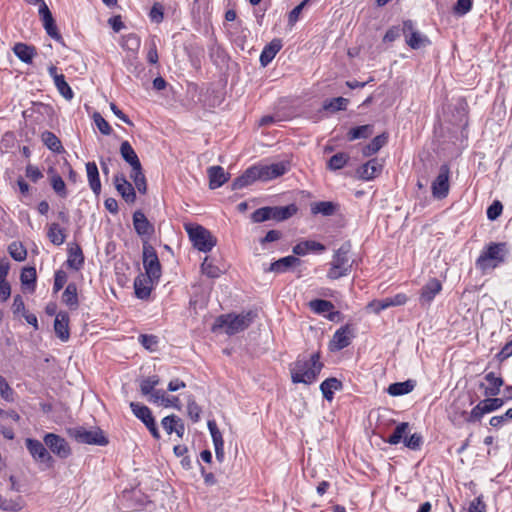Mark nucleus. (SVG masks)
Instances as JSON below:
<instances>
[{
	"mask_svg": "<svg viewBox=\"0 0 512 512\" xmlns=\"http://www.w3.org/2000/svg\"><path fill=\"white\" fill-rule=\"evenodd\" d=\"M348 99L343 97H336L332 99H328L324 102L323 108L324 110L337 112L341 110H345L348 105Z\"/></svg>",
	"mask_w": 512,
	"mask_h": 512,
	"instance_id": "nucleus-42",
	"label": "nucleus"
},
{
	"mask_svg": "<svg viewBox=\"0 0 512 512\" xmlns=\"http://www.w3.org/2000/svg\"><path fill=\"white\" fill-rule=\"evenodd\" d=\"M93 120L99 131L104 135H109L112 132L109 123L101 116L100 113L95 112L93 114Z\"/></svg>",
	"mask_w": 512,
	"mask_h": 512,
	"instance_id": "nucleus-56",
	"label": "nucleus"
},
{
	"mask_svg": "<svg viewBox=\"0 0 512 512\" xmlns=\"http://www.w3.org/2000/svg\"><path fill=\"white\" fill-rule=\"evenodd\" d=\"M68 434L78 443L99 446H105L108 444V439L99 428L88 430L82 426H77L68 429Z\"/></svg>",
	"mask_w": 512,
	"mask_h": 512,
	"instance_id": "nucleus-6",
	"label": "nucleus"
},
{
	"mask_svg": "<svg viewBox=\"0 0 512 512\" xmlns=\"http://www.w3.org/2000/svg\"><path fill=\"white\" fill-rule=\"evenodd\" d=\"M468 512H486V504L482 496L476 497L469 503Z\"/></svg>",
	"mask_w": 512,
	"mask_h": 512,
	"instance_id": "nucleus-64",
	"label": "nucleus"
},
{
	"mask_svg": "<svg viewBox=\"0 0 512 512\" xmlns=\"http://www.w3.org/2000/svg\"><path fill=\"white\" fill-rule=\"evenodd\" d=\"M14 54L26 64H31L33 58L37 55L36 48L25 43H16L13 47Z\"/></svg>",
	"mask_w": 512,
	"mask_h": 512,
	"instance_id": "nucleus-27",
	"label": "nucleus"
},
{
	"mask_svg": "<svg viewBox=\"0 0 512 512\" xmlns=\"http://www.w3.org/2000/svg\"><path fill=\"white\" fill-rule=\"evenodd\" d=\"M43 440L51 452L59 458L65 459L71 455V448L63 437L54 433H47Z\"/></svg>",
	"mask_w": 512,
	"mask_h": 512,
	"instance_id": "nucleus-11",
	"label": "nucleus"
},
{
	"mask_svg": "<svg viewBox=\"0 0 512 512\" xmlns=\"http://www.w3.org/2000/svg\"><path fill=\"white\" fill-rule=\"evenodd\" d=\"M298 211V207L295 204H289L287 206H274L271 207V218L275 221H284L291 218Z\"/></svg>",
	"mask_w": 512,
	"mask_h": 512,
	"instance_id": "nucleus-28",
	"label": "nucleus"
},
{
	"mask_svg": "<svg viewBox=\"0 0 512 512\" xmlns=\"http://www.w3.org/2000/svg\"><path fill=\"white\" fill-rule=\"evenodd\" d=\"M387 140L388 135L386 133L376 136L369 144L363 147V155L369 157L377 153L387 143Z\"/></svg>",
	"mask_w": 512,
	"mask_h": 512,
	"instance_id": "nucleus-35",
	"label": "nucleus"
},
{
	"mask_svg": "<svg viewBox=\"0 0 512 512\" xmlns=\"http://www.w3.org/2000/svg\"><path fill=\"white\" fill-rule=\"evenodd\" d=\"M270 211H271L270 206L261 207L252 213L251 219L254 223H262V222L271 220L272 218H271Z\"/></svg>",
	"mask_w": 512,
	"mask_h": 512,
	"instance_id": "nucleus-51",
	"label": "nucleus"
},
{
	"mask_svg": "<svg viewBox=\"0 0 512 512\" xmlns=\"http://www.w3.org/2000/svg\"><path fill=\"white\" fill-rule=\"evenodd\" d=\"M159 383L160 379L156 375L144 378L140 382V391L143 395L148 396Z\"/></svg>",
	"mask_w": 512,
	"mask_h": 512,
	"instance_id": "nucleus-47",
	"label": "nucleus"
},
{
	"mask_svg": "<svg viewBox=\"0 0 512 512\" xmlns=\"http://www.w3.org/2000/svg\"><path fill=\"white\" fill-rule=\"evenodd\" d=\"M130 408H131L133 414L135 415V417H137L142 422H145L146 419L153 416L151 410L143 404L131 402Z\"/></svg>",
	"mask_w": 512,
	"mask_h": 512,
	"instance_id": "nucleus-46",
	"label": "nucleus"
},
{
	"mask_svg": "<svg viewBox=\"0 0 512 512\" xmlns=\"http://www.w3.org/2000/svg\"><path fill=\"white\" fill-rule=\"evenodd\" d=\"M130 177L133 180L137 190L142 194L146 193V190H147L146 178L142 172L141 165L139 167L132 168Z\"/></svg>",
	"mask_w": 512,
	"mask_h": 512,
	"instance_id": "nucleus-41",
	"label": "nucleus"
},
{
	"mask_svg": "<svg viewBox=\"0 0 512 512\" xmlns=\"http://www.w3.org/2000/svg\"><path fill=\"white\" fill-rule=\"evenodd\" d=\"M341 388V381L334 377L324 380L320 385V390L323 394V397L327 401H332L334 398V392L340 390Z\"/></svg>",
	"mask_w": 512,
	"mask_h": 512,
	"instance_id": "nucleus-31",
	"label": "nucleus"
},
{
	"mask_svg": "<svg viewBox=\"0 0 512 512\" xmlns=\"http://www.w3.org/2000/svg\"><path fill=\"white\" fill-rule=\"evenodd\" d=\"M115 188L127 203H133L136 199L134 187L128 182L123 174L114 177Z\"/></svg>",
	"mask_w": 512,
	"mask_h": 512,
	"instance_id": "nucleus-18",
	"label": "nucleus"
},
{
	"mask_svg": "<svg viewBox=\"0 0 512 512\" xmlns=\"http://www.w3.org/2000/svg\"><path fill=\"white\" fill-rule=\"evenodd\" d=\"M63 302L71 309L78 307L77 286L74 283H69L62 295Z\"/></svg>",
	"mask_w": 512,
	"mask_h": 512,
	"instance_id": "nucleus-38",
	"label": "nucleus"
},
{
	"mask_svg": "<svg viewBox=\"0 0 512 512\" xmlns=\"http://www.w3.org/2000/svg\"><path fill=\"white\" fill-rule=\"evenodd\" d=\"M158 283L157 280H150L146 275L140 274L134 280L135 295L139 299H147L152 290V286Z\"/></svg>",
	"mask_w": 512,
	"mask_h": 512,
	"instance_id": "nucleus-20",
	"label": "nucleus"
},
{
	"mask_svg": "<svg viewBox=\"0 0 512 512\" xmlns=\"http://www.w3.org/2000/svg\"><path fill=\"white\" fill-rule=\"evenodd\" d=\"M8 252L14 260L19 262L24 261L27 256L25 247L18 241H14L8 246Z\"/></svg>",
	"mask_w": 512,
	"mask_h": 512,
	"instance_id": "nucleus-43",
	"label": "nucleus"
},
{
	"mask_svg": "<svg viewBox=\"0 0 512 512\" xmlns=\"http://www.w3.org/2000/svg\"><path fill=\"white\" fill-rule=\"evenodd\" d=\"M415 386L416 382L409 379L404 382H396L389 385L387 391L391 396H401L412 392Z\"/></svg>",
	"mask_w": 512,
	"mask_h": 512,
	"instance_id": "nucleus-32",
	"label": "nucleus"
},
{
	"mask_svg": "<svg viewBox=\"0 0 512 512\" xmlns=\"http://www.w3.org/2000/svg\"><path fill=\"white\" fill-rule=\"evenodd\" d=\"M326 250V247L314 240H305L296 244L292 251L297 256H305L309 252L322 253Z\"/></svg>",
	"mask_w": 512,
	"mask_h": 512,
	"instance_id": "nucleus-23",
	"label": "nucleus"
},
{
	"mask_svg": "<svg viewBox=\"0 0 512 512\" xmlns=\"http://www.w3.org/2000/svg\"><path fill=\"white\" fill-rule=\"evenodd\" d=\"M509 419H512V408L508 409L503 415L493 416L489 423L492 427L499 428Z\"/></svg>",
	"mask_w": 512,
	"mask_h": 512,
	"instance_id": "nucleus-63",
	"label": "nucleus"
},
{
	"mask_svg": "<svg viewBox=\"0 0 512 512\" xmlns=\"http://www.w3.org/2000/svg\"><path fill=\"white\" fill-rule=\"evenodd\" d=\"M482 404L484 406V411H486V413H490L501 408L504 405V400L501 398H496L495 396L487 397L486 399L482 400Z\"/></svg>",
	"mask_w": 512,
	"mask_h": 512,
	"instance_id": "nucleus-54",
	"label": "nucleus"
},
{
	"mask_svg": "<svg viewBox=\"0 0 512 512\" xmlns=\"http://www.w3.org/2000/svg\"><path fill=\"white\" fill-rule=\"evenodd\" d=\"M486 413L484 411V406L482 401H480L470 412V414L466 417L467 422H476L479 421Z\"/></svg>",
	"mask_w": 512,
	"mask_h": 512,
	"instance_id": "nucleus-62",
	"label": "nucleus"
},
{
	"mask_svg": "<svg viewBox=\"0 0 512 512\" xmlns=\"http://www.w3.org/2000/svg\"><path fill=\"white\" fill-rule=\"evenodd\" d=\"M20 279L23 285H32L34 287L36 282V269L34 267L23 268Z\"/></svg>",
	"mask_w": 512,
	"mask_h": 512,
	"instance_id": "nucleus-53",
	"label": "nucleus"
},
{
	"mask_svg": "<svg viewBox=\"0 0 512 512\" xmlns=\"http://www.w3.org/2000/svg\"><path fill=\"white\" fill-rule=\"evenodd\" d=\"M133 225L136 233L143 241L146 240L148 242L154 234V226L141 211H136L133 214Z\"/></svg>",
	"mask_w": 512,
	"mask_h": 512,
	"instance_id": "nucleus-13",
	"label": "nucleus"
},
{
	"mask_svg": "<svg viewBox=\"0 0 512 512\" xmlns=\"http://www.w3.org/2000/svg\"><path fill=\"white\" fill-rule=\"evenodd\" d=\"M282 48V41L280 39H273L267 44L260 54V63L263 67H266L276 56V54Z\"/></svg>",
	"mask_w": 512,
	"mask_h": 512,
	"instance_id": "nucleus-25",
	"label": "nucleus"
},
{
	"mask_svg": "<svg viewBox=\"0 0 512 512\" xmlns=\"http://www.w3.org/2000/svg\"><path fill=\"white\" fill-rule=\"evenodd\" d=\"M485 383H480L479 387L484 389V395L486 397H494L500 393V389L504 384V380L500 376H496L494 372H489L484 376Z\"/></svg>",
	"mask_w": 512,
	"mask_h": 512,
	"instance_id": "nucleus-16",
	"label": "nucleus"
},
{
	"mask_svg": "<svg viewBox=\"0 0 512 512\" xmlns=\"http://www.w3.org/2000/svg\"><path fill=\"white\" fill-rule=\"evenodd\" d=\"M308 306L315 314L324 315L330 321H335L340 316V312L334 310V304L328 300L314 299Z\"/></svg>",
	"mask_w": 512,
	"mask_h": 512,
	"instance_id": "nucleus-14",
	"label": "nucleus"
},
{
	"mask_svg": "<svg viewBox=\"0 0 512 512\" xmlns=\"http://www.w3.org/2000/svg\"><path fill=\"white\" fill-rule=\"evenodd\" d=\"M120 154L122 158L131 165L132 168L139 167L141 165L135 150L128 141H123L121 143Z\"/></svg>",
	"mask_w": 512,
	"mask_h": 512,
	"instance_id": "nucleus-33",
	"label": "nucleus"
},
{
	"mask_svg": "<svg viewBox=\"0 0 512 512\" xmlns=\"http://www.w3.org/2000/svg\"><path fill=\"white\" fill-rule=\"evenodd\" d=\"M87 179L91 190L95 195L101 192V182L99 178L98 167L95 162H88L86 164Z\"/></svg>",
	"mask_w": 512,
	"mask_h": 512,
	"instance_id": "nucleus-29",
	"label": "nucleus"
},
{
	"mask_svg": "<svg viewBox=\"0 0 512 512\" xmlns=\"http://www.w3.org/2000/svg\"><path fill=\"white\" fill-rule=\"evenodd\" d=\"M323 368L319 353H313L309 359H297L290 367L291 380L294 384L314 383Z\"/></svg>",
	"mask_w": 512,
	"mask_h": 512,
	"instance_id": "nucleus-2",
	"label": "nucleus"
},
{
	"mask_svg": "<svg viewBox=\"0 0 512 512\" xmlns=\"http://www.w3.org/2000/svg\"><path fill=\"white\" fill-rule=\"evenodd\" d=\"M54 84L58 90V92L66 99L71 100L74 97V93L69 86V84L65 80V76L61 75L60 77H56Z\"/></svg>",
	"mask_w": 512,
	"mask_h": 512,
	"instance_id": "nucleus-44",
	"label": "nucleus"
},
{
	"mask_svg": "<svg viewBox=\"0 0 512 512\" xmlns=\"http://www.w3.org/2000/svg\"><path fill=\"white\" fill-rule=\"evenodd\" d=\"M382 164L377 158L370 159L357 170L362 180L369 181L377 177L382 171Z\"/></svg>",
	"mask_w": 512,
	"mask_h": 512,
	"instance_id": "nucleus-19",
	"label": "nucleus"
},
{
	"mask_svg": "<svg viewBox=\"0 0 512 512\" xmlns=\"http://www.w3.org/2000/svg\"><path fill=\"white\" fill-rule=\"evenodd\" d=\"M310 0H303L300 4H298L295 8H293L288 14V25L292 28L296 22L299 20L300 14L305 8V6L309 3Z\"/></svg>",
	"mask_w": 512,
	"mask_h": 512,
	"instance_id": "nucleus-55",
	"label": "nucleus"
},
{
	"mask_svg": "<svg viewBox=\"0 0 512 512\" xmlns=\"http://www.w3.org/2000/svg\"><path fill=\"white\" fill-rule=\"evenodd\" d=\"M209 187L217 189L221 187L228 180V174L221 166H211L208 168Z\"/></svg>",
	"mask_w": 512,
	"mask_h": 512,
	"instance_id": "nucleus-26",
	"label": "nucleus"
},
{
	"mask_svg": "<svg viewBox=\"0 0 512 512\" xmlns=\"http://www.w3.org/2000/svg\"><path fill=\"white\" fill-rule=\"evenodd\" d=\"M354 337V329L351 325L346 324L340 327L333 335L330 342V348L332 351H340L351 344Z\"/></svg>",
	"mask_w": 512,
	"mask_h": 512,
	"instance_id": "nucleus-12",
	"label": "nucleus"
},
{
	"mask_svg": "<svg viewBox=\"0 0 512 512\" xmlns=\"http://www.w3.org/2000/svg\"><path fill=\"white\" fill-rule=\"evenodd\" d=\"M42 141L53 152L61 153L63 151V146L59 138L50 131H45L42 133Z\"/></svg>",
	"mask_w": 512,
	"mask_h": 512,
	"instance_id": "nucleus-40",
	"label": "nucleus"
},
{
	"mask_svg": "<svg viewBox=\"0 0 512 512\" xmlns=\"http://www.w3.org/2000/svg\"><path fill=\"white\" fill-rule=\"evenodd\" d=\"M408 429L409 423L401 422L396 426L393 433L387 438L386 442L390 445H397L401 442L405 445V441H408Z\"/></svg>",
	"mask_w": 512,
	"mask_h": 512,
	"instance_id": "nucleus-30",
	"label": "nucleus"
},
{
	"mask_svg": "<svg viewBox=\"0 0 512 512\" xmlns=\"http://www.w3.org/2000/svg\"><path fill=\"white\" fill-rule=\"evenodd\" d=\"M423 445V437L419 433H413L409 436L408 441H405V447L417 451Z\"/></svg>",
	"mask_w": 512,
	"mask_h": 512,
	"instance_id": "nucleus-59",
	"label": "nucleus"
},
{
	"mask_svg": "<svg viewBox=\"0 0 512 512\" xmlns=\"http://www.w3.org/2000/svg\"><path fill=\"white\" fill-rule=\"evenodd\" d=\"M51 186L60 197H67L66 184L60 175L55 174L51 177Z\"/></svg>",
	"mask_w": 512,
	"mask_h": 512,
	"instance_id": "nucleus-49",
	"label": "nucleus"
},
{
	"mask_svg": "<svg viewBox=\"0 0 512 512\" xmlns=\"http://www.w3.org/2000/svg\"><path fill=\"white\" fill-rule=\"evenodd\" d=\"M262 181H269L284 175L289 170L287 162H277L270 165L260 166Z\"/></svg>",
	"mask_w": 512,
	"mask_h": 512,
	"instance_id": "nucleus-21",
	"label": "nucleus"
},
{
	"mask_svg": "<svg viewBox=\"0 0 512 512\" xmlns=\"http://www.w3.org/2000/svg\"><path fill=\"white\" fill-rule=\"evenodd\" d=\"M47 236L51 243L56 246L62 245L66 240L65 229L61 228L58 223H51L49 225Z\"/></svg>",
	"mask_w": 512,
	"mask_h": 512,
	"instance_id": "nucleus-37",
	"label": "nucleus"
},
{
	"mask_svg": "<svg viewBox=\"0 0 512 512\" xmlns=\"http://www.w3.org/2000/svg\"><path fill=\"white\" fill-rule=\"evenodd\" d=\"M472 9V0H457L453 11L456 15L463 16Z\"/></svg>",
	"mask_w": 512,
	"mask_h": 512,
	"instance_id": "nucleus-58",
	"label": "nucleus"
},
{
	"mask_svg": "<svg viewBox=\"0 0 512 512\" xmlns=\"http://www.w3.org/2000/svg\"><path fill=\"white\" fill-rule=\"evenodd\" d=\"M25 444L27 450L36 461L50 462L52 460V456L39 440L28 438Z\"/></svg>",
	"mask_w": 512,
	"mask_h": 512,
	"instance_id": "nucleus-17",
	"label": "nucleus"
},
{
	"mask_svg": "<svg viewBox=\"0 0 512 512\" xmlns=\"http://www.w3.org/2000/svg\"><path fill=\"white\" fill-rule=\"evenodd\" d=\"M185 229L193 246L201 252L211 251L217 243L216 238L203 226L189 224Z\"/></svg>",
	"mask_w": 512,
	"mask_h": 512,
	"instance_id": "nucleus-5",
	"label": "nucleus"
},
{
	"mask_svg": "<svg viewBox=\"0 0 512 512\" xmlns=\"http://www.w3.org/2000/svg\"><path fill=\"white\" fill-rule=\"evenodd\" d=\"M178 420L179 417L174 414L166 416L162 419L161 424L167 434L170 435L174 432V429H176L175 425H177Z\"/></svg>",
	"mask_w": 512,
	"mask_h": 512,
	"instance_id": "nucleus-61",
	"label": "nucleus"
},
{
	"mask_svg": "<svg viewBox=\"0 0 512 512\" xmlns=\"http://www.w3.org/2000/svg\"><path fill=\"white\" fill-rule=\"evenodd\" d=\"M402 34L405 37L406 44L412 49H420L430 45L428 37L420 33L412 20H405L402 25Z\"/></svg>",
	"mask_w": 512,
	"mask_h": 512,
	"instance_id": "nucleus-8",
	"label": "nucleus"
},
{
	"mask_svg": "<svg viewBox=\"0 0 512 512\" xmlns=\"http://www.w3.org/2000/svg\"><path fill=\"white\" fill-rule=\"evenodd\" d=\"M69 316L65 312H59L54 320V330L57 337L65 342L69 339Z\"/></svg>",
	"mask_w": 512,
	"mask_h": 512,
	"instance_id": "nucleus-24",
	"label": "nucleus"
},
{
	"mask_svg": "<svg viewBox=\"0 0 512 512\" xmlns=\"http://www.w3.org/2000/svg\"><path fill=\"white\" fill-rule=\"evenodd\" d=\"M408 301V296L404 293H398L392 297H387L384 299H375L368 303L367 310L374 314H379L383 310H386L390 307L402 306L405 305Z\"/></svg>",
	"mask_w": 512,
	"mask_h": 512,
	"instance_id": "nucleus-10",
	"label": "nucleus"
},
{
	"mask_svg": "<svg viewBox=\"0 0 512 512\" xmlns=\"http://www.w3.org/2000/svg\"><path fill=\"white\" fill-rule=\"evenodd\" d=\"M301 260L293 255L286 256L283 258H280L274 262H272L266 271L268 272H274V273H285L288 270H290L292 267L300 265Z\"/></svg>",
	"mask_w": 512,
	"mask_h": 512,
	"instance_id": "nucleus-22",
	"label": "nucleus"
},
{
	"mask_svg": "<svg viewBox=\"0 0 512 512\" xmlns=\"http://www.w3.org/2000/svg\"><path fill=\"white\" fill-rule=\"evenodd\" d=\"M442 290L440 281L436 278L430 279L421 289L419 302L421 306H430L437 294Z\"/></svg>",
	"mask_w": 512,
	"mask_h": 512,
	"instance_id": "nucleus-15",
	"label": "nucleus"
},
{
	"mask_svg": "<svg viewBox=\"0 0 512 512\" xmlns=\"http://www.w3.org/2000/svg\"><path fill=\"white\" fill-rule=\"evenodd\" d=\"M350 248V244L345 243L335 251L330 263L331 267L327 273L329 279L336 280L350 273L352 267L349 256Z\"/></svg>",
	"mask_w": 512,
	"mask_h": 512,
	"instance_id": "nucleus-4",
	"label": "nucleus"
},
{
	"mask_svg": "<svg viewBox=\"0 0 512 512\" xmlns=\"http://www.w3.org/2000/svg\"><path fill=\"white\" fill-rule=\"evenodd\" d=\"M373 133V126L372 125H362L358 127H354L349 130L347 133V139L349 141H354L356 139H366L369 136H371Z\"/></svg>",
	"mask_w": 512,
	"mask_h": 512,
	"instance_id": "nucleus-39",
	"label": "nucleus"
},
{
	"mask_svg": "<svg viewBox=\"0 0 512 512\" xmlns=\"http://www.w3.org/2000/svg\"><path fill=\"white\" fill-rule=\"evenodd\" d=\"M202 273L210 278H217L221 274V270L215 266L208 257H206L201 265Z\"/></svg>",
	"mask_w": 512,
	"mask_h": 512,
	"instance_id": "nucleus-52",
	"label": "nucleus"
},
{
	"mask_svg": "<svg viewBox=\"0 0 512 512\" xmlns=\"http://www.w3.org/2000/svg\"><path fill=\"white\" fill-rule=\"evenodd\" d=\"M207 426H208L209 432L211 434L214 447L224 446V440H223L220 430L217 427L216 422L214 420H209L207 423Z\"/></svg>",
	"mask_w": 512,
	"mask_h": 512,
	"instance_id": "nucleus-50",
	"label": "nucleus"
},
{
	"mask_svg": "<svg viewBox=\"0 0 512 512\" xmlns=\"http://www.w3.org/2000/svg\"><path fill=\"white\" fill-rule=\"evenodd\" d=\"M0 395L6 401H13V389L3 376H0Z\"/></svg>",
	"mask_w": 512,
	"mask_h": 512,
	"instance_id": "nucleus-60",
	"label": "nucleus"
},
{
	"mask_svg": "<svg viewBox=\"0 0 512 512\" xmlns=\"http://www.w3.org/2000/svg\"><path fill=\"white\" fill-rule=\"evenodd\" d=\"M349 155L343 152L336 153L328 161V168L336 171L342 169L348 162Z\"/></svg>",
	"mask_w": 512,
	"mask_h": 512,
	"instance_id": "nucleus-45",
	"label": "nucleus"
},
{
	"mask_svg": "<svg viewBox=\"0 0 512 512\" xmlns=\"http://www.w3.org/2000/svg\"><path fill=\"white\" fill-rule=\"evenodd\" d=\"M143 266L145 269V275L150 280L159 281L162 274L161 264L156 250L146 240H144L143 244Z\"/></svg>",
	"mask_w": 512,
	"mask_h": 512,
	"instance_id": "nucleus-7",
	"label": "nucleus"
},
{
	"mask_svg": "<svg viewBox=\"0 0 512 512\" xmlns=\"http://www.w3.org/2000/svg\"><path fill=\"white\" fill-rule=\"evenodd\" d=\"M509 255L510 248L506 242H490L481 250L475 266L485 275L505 263Z\"/></svg>",
	"mask_w": 512,
	"mask_h": 512,
	"instance_id": "nucleus-1",
	"label": "nucleus"
},
{
	"mask_svg": "<svg viewBox=\"0 0 512 512\" xmlns=\"http://www.w3.org/2000/svg\"><path fill=\"white\" fill-rule=\"evenodd\" d=\"M187 412L190 419L193 422H198L200 419V414L202 412L201 407L196 403L193 396H189L187 400Z\"/></svg>",
	"mask_w": 512,
	"mask_h": 512,
	"instance_id": "nucleus-48",
	"label": "nucleus"
},
{
	"mask_svg": "<svg viewBox=\"0 0 512 512\" xmlns=\"http://www.w3.org/2000/svg\"><path fill=\"white\" fill-rule=\"evenodd\" d=\"M139 342L149 351H155L158 344V338L155 335L141 334Z\"/></svg>",
	"mask_w": 512,
	"mask_h": 512,
	"instance_id": "nucleus-57",
	"label": "nucleus"
},
{
	"mask_svg": "<svg viewBox=\"0 0 512 512\" xmlns=\"http://www.w3.org/2000/svg\"><path fill=\"white\" fill-rule=\"evenodd\" d=\"M84 263V256L80 246L75 245L68 250L67 265L74 269L79 270Z\"/></svg>",
	"mask_w": 512,
	"mask_h": 512,
	"instance_id": "nucleus-34",
	"label": "nucleus"
},
{
	"mask_svg": "<svg viewBox=\"0 0 512 512\" xmlns=\"http://www.w3.org/2000/svg\"><path fill=\"white\" fill-rule=\"evenodd\" d=\"M338 205L331 201H319L311 205L312 214L332 216L337 211Z\"/></svg>",
	"mask_w": 512,
	"mask_h": 512,
	"instance_id": "nucleus-36",
	"label": "nucleus"
},
{
	"mask_svg": "<svg viewBox=\"0 0 512 512\" xmlns=\"http://www.w3.org/2000/svg\"><path fill=\"white\" fill-rule=\"evenodd\" d=\"M254 316L255 314L251 311L238 315H220L216 319L212 327V331L217 332L220 329H224L225 333L228 335H234L248 328L252 323Z\"/></svg>",
	"mask_w": 512,
	"mask_h": 512,
	"instance_id": "nucleus-3",
	"label": "nucleus"
},
{
	"mask_svg": "<svg viewBox=\"0 0 512 512\" xmlns=\"http://www.w3.org/2000/svg\"><path fill=\"white\" fill-rule=\"evenodd\" d=\"M449 177V166L447 164L441 165L437 177L431 184V191L434 198L443 199L448 195L450 188Z\"/></svg>",
	"mask_w": 512,
	"mask_h": 512,
	"instance_id": "nucleus-9",
	"label": "nucleus"
}]
</instances>
